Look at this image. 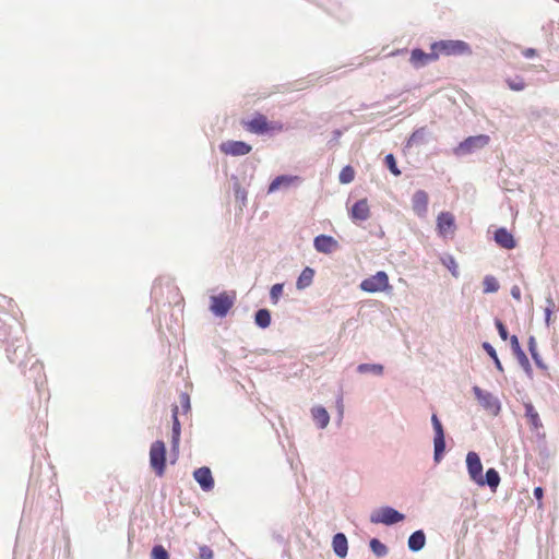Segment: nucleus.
<instances>
[{"mask_svg": "<svg viewBox=\"0 0 559 559\" xmlns=\"http://www.w3.org/2000/svg\"><path fill=\"white\" fill-rule=\"evenodd\" d=\"M246 131L253 134L281 132L283 124L278 121H269L266 116L255 112L251 119L241 121Z\"/></svg>", "mask_w": 559, "mask_h": 559, "instance_id": "obj_1", "label": "nucleus"}, {"mask_svg": "<svg viewBox=\"0 0 559 559\" xmlns=\"http://www.w3.org/2000/svg\"><path fill=\"white\" fill-rule=\"evenodd\" d=\"M431 49L440 56H460L471 53V47L463 40H440L431 45Z\"/></svg>", "mask_w": 559, "mask_h": 559, "instance_id": "obj_2", "label": "nucleus"}, {"mask_svg": "<svg viewBox=\"0 0 559 559\" xmlns=\"http://www.w3.org/2000/svg\"><path fill=\"white\" fill-rule=\"evenodd\" d=\"M150 465L158 477L165 474L166 469V445L157 440L150 448Z\"/></svg>", "mask_w": 559, "mask_h": 559, "instance_id": "obj_3", "label": "nucleus"}, {"mask_svg": "<svg viewBox=\"0 0 559 559\" xmlns=\"http://www.w3.org/2000/svg\"><path fill=\"white\" fill-rule=\"evenodd\" d=\"M235 293L223 292L211 297L210 310L219 318L225 317L235 304Z\"/></svg>", "mask_w": 559, "mask_h": 559, "instance_id": "obj_4", "label": "nucleus"}, {"mask_svg": "<svg viewBox=\"0 0 559 559\" xmlns=\"http://www.w3.org/2000/svg\"><path fill=\"white\" fill-rule=\"evenodd\" d=\"M360 288L367 293H378L390 288L389 276L385 272L379 271L374 275L365 278Z\"/></svg>", "mask_w": 559, "mask_h": 559, "instance_id": "obj_5", "label": "nucleus"}, {"mask_svg": "<svg viewBox=\"0 0 559 559\" xmlns=\"http://www.w3.org/2000/svg\"><path fill=\"white\" fill-rule=\"evenodd\" d=\"M404 520V515L393 508L384 507L373 512L370 521L374 524L392 525Z\"/></svg>", "mask_w": 559, "mask_h": 559, "instance_id": "obj_6", "label": "nucleus"}, {"mask_svg": "<svg viewBox=\"0 0 559 559\" xmlns=\"http://www.w3.org/2000/svg\"><path fill=\"white\" fill-rule=\"evenodd\" d=\"M456 225L455 217L451 212H441L437 216V231L442 238H453Z\"/></svg>", "mask_w": 559, "mask_h": 559, "instance_id": "obj_7", "label": "nucleus"}, {"mask_svg": "<svg viewBox=\"0 0 559 559\" xmlns=\"http://www.w3.org/2000/svg\"><path fill=\"white\" fill-rule=\"evenodd\" d=\"M466 465L471 479L479 486L485 485L483 476V464L476 452H468L466 455Z\"/></svg>", "mask_w": 559, "mask_h": 559, "instance_id": "obj_8", "label": "nucleus"}, {"mask_svg": "<svg viewBox=\"0 0 559 559\" xmlns=\"http://www.w3.org/2000/svg\"><path fill=\"white\" fill-rule=\"evenodd\" d=\"M431 423H432L433 430H435V439H433L435 460H436V462H439L441 460V457L444 453V449H445L444 431H443V427L436 414L432 415Z\"/></svg>", "mask_w": 559, "mask_h": 559, "instance_id": "obj_9", "label": "nucleus"}, {"mask_svg": "<svg viewBox=\"0 0 559 559\" xmlns=\"http://www.w3.org/2000/svg\"><path fill=\"white\" fill-rule=\"evenodd\" d=\"M219 150L225 155L242 156L251 152V145L243 141H225L219 144Z\"/></svg>", "mask_w": 559, "mask_h": 559, "instance_id": "obj_10", "label": "nucleus"}, {"mask_svg": "<svg viewBox=\"0 0 559 559\" xmlns=\"http://www.w3.org/2000/svg\"><path fill=\"white\" fill-rule=\"evenodd\" d=\"M489 136L486 134H479L475 136H468L456 147V153H471L474 148H480L489 143Z\"/></svg>", "mask_w": 559, "mask_h": 559, "instance_id": "obj_11", "label": "nucleus"}, {"mask_svg": "<svg viewBox=\"0 0 559 559\" xmlns=\"http://www.w3.org/2000/svg\"><path fill=\"white\" fill-rule=\"evenodd\" d=\"M473 391L477 401L485 409L490 411L492 413H497V411L499 409V403L491 393L483 391L478 386H474Z\"/></svg>", "mask_w": 559, "mask_h": 559, "instance_id": "obj_12", "label": "nucleus"}, {"mask_svg": "<svg viewBox=\"0 0 559 559\" xmlns=\"http://www.w3.org/2000/svg\"><path fill=\"white\" fill-rule=\"evenodd\" d=\"M300 181H301V179L298 176H292V175L277 176L270 183V186L267 188V193H274L281 189H288L292 186L299 183Z\"/></svg>", "mask_w": 559, "mask_h": 559, "instance_id": "obj_13", "label": "nucleus"}, {"mask_svg": "<svg viewBox=\"0 0 559 559\" xmlns=\"http://www.w3.org/2000/svg\"><path fill=\"white\" fill-rule=\"evenodd\" d=\"M438 60V52L431 49L430 52H425L421 49H414L411 53V63L415 68L424 67L430 62Z\"/></svg>", "mask_w": 559, "mask_h": 559, "instance_id": "obj_14", "label": "nucleus"}, {"mask_svg": "<svg viewBox=\"0 0 559 559\" xmlns=\"http://www.w3.org/2000/svg\"><path fill=\"white\" fill-rule=\"evenodd\" d=\"M349 217L354 222L367 221L370 217V207L367 199L355 202L349 211Z\"/></svg>", "mask_w": 559, "mask_h": 559, "instance_id": "obj_15", "label": "nucleus"}, {"mask_svg": "<svg viewBox=\"0 0 559 559\" xmlns=\"http://www.w3.org/2000/svg\"><path fill=\"white\" fill-rule=\"evenodd\" d=\"M313 246L318 252L329 254L338 248V242L332 236L319 235L314 238Z\"/></svg>", "mask_w": 559, "mask_h": 559, "instance_id": "obj_16", "label": "nucleus"}, {"mask_svg": "<svg viewBox=\"0 0 559 559\" xmlns=\"http://www.w3.org/2000/svg\"><path fill=\"white\" fill-rule=\"evenodd\" d=\"M429 197L426 191L417 190L412 198L413 211L420 217L426 216L428 210Z\"/></svg>", "mask_w": 559, "mask_h": 559, "instance_id": "obj_17", "label": "nucleus"}, {"mask_svg": "<svg viewBox=\"0 0 559 559\" xmlns=\"http://www.w3.org/2000/svg\"><path fill=\"white\" fill-rule=\"evenodd\" d=\"M193 477L204 491H211L214 488V479L209 467L203 466L195 469Z\"/></svg>", "mask_w": 559, "mask_h": 559, "instance_id": "obj_18", "label": "nucleus"}, {"mask_svg": "<svg viewBox=\"0 0 559 559\" xmlns=\"http://www.w3.org/2000/svg\"><path fill=\"white\" fill-rule=\"evenodd\" d=\"M495 240L500 247L504 249L510 250L516 247V241L513 235L510 231H508L507 228L504 227L498 228L495 231Z\"/></svg>", "mask_w": 559, "mask_h": 559, "instance_id": "obj_19", "label": "nucleus"}, {"mask_svg": "<svg viewBox=\"0 0 559 559\" xmlns=\"http://www.w3.org/2000/svg\"><path fill=\"white\" fill-rule=\"evenodd\" d=\"M171 417H173V431H171V445L173 449H177L180 440V423L178 419V406L174 405L171 408Z\"/></svg>", "mask_w": 559, "mask_h": 559, "instance_id": "obj_20", "label": "nucleus"}, {"mask_svg": "<svg viewBox=\"0 0 559 559\" xmlns=\"http://www.w3.org/2000/svg\"><path fill=\"white\" fill-rule=\"evenodd\" d=\"M332 546H333L334 552L340 558H344L347 555L348 544H347V538L343 533H337L334 535Z\"/></svg>", "mask_w": 559, "mask_h": 559, "instance_id": "obj_21", "label": "nucleus"}, {"mask_svg": "<svg viewBox=\"0 0 559 559\" xmlns=\"http://www.w3.org/2000/svg\"><path fill=\"white\" fill-rule=\"evenodd\" d=\"M311 414L319 428L323 429L329 425L330 416L324 407H313Z\"/></svg>", "mask_w": 559, "mask_h": 559, "instance_id": "obj_22", "label": "nucleus"}, {"mask_svg": "<svg viewBox=\"0 0 559 559\" xmlns=\"http://www.w3.org/2000/svg\"><path fill=\"white\" fill-rule=\"evenodd\" d=\"M426 543V536L423 531L414 532L408 538V548L412 551H419L424 548Z\"/></svg>", "mask_w": 559, "mask_h": 559, "instance_id": "obj_23", "label": "nucleus"}, {"mask_svg": "<svg viewBox=\"0 0 559 559\" xmlns=\"http://www.w3.org/2000/svg\"><path fill=\"white\" fill-rule=\"evenodd\" d=\"M313 276H314L313 269H311L309 266L305 267L297 280V283H296L297 288L305 289L308 286H310L313 281Z\"/></svg>", "mask_w": 559, "mask_h": 559, "instance_id": "obj_24", "label": "nucleus"}, {"mask_svg": "<svg viewBox=\"0 0 559 559\" xmlns=\"http://www.w3.org/2000/svg\"><path fill=\"white\" fill-rule=\"evenodd\" d=\"M485 485L487 484L493 491L499 486L500 476L495 468H489L486 472V477L484 478Z\"/></svg>", "mask_w": 559, "mask_h": 559, "instance_id": "obj_25", "label": "nucleus"}, {"mask_svg": "<svg viewBox=\"0 0 559 559\" xmlns=\"http://www.w3.org/2000/svg\"><path fill=\"white\" fill-rule=\"evenodd\" d=\"M255 323L262 329L267 328L271 323L270 311L266 309L258 310L255 313Z\"/></svg>", "mask_w": 559, "mask_h": 559, "instance_id": "obj_26", "label": "nucleus"}, {"mask_svg": "<svg viewBox=\"0 0 559 559\" xmlns=\"http://www.w3.org/2000/svg\"><path fill=\"white\" fill-rule=\"evenodd\" d=\"M442 264L451 272L454 277H459V265L454 257L448 254L441 259Z\"/></svg>", "mask_w": 559, "mask_h": 559, "instance_id": "obj_27", "label": "nucleus"}, {"mask_svg": "<svg viewBox=\"0 0 559 559\" xmlns=\"http://www.w3.org/2000/svg\"><path fill=\"white\" fill-rule=\"evenodd\" d=\"M357 370L360 373L372 372L380 376L383 373V366L380 364H361L358 366Z\"/></svg>", "mask_w": 559, "mask_h": 559, "instance_id": "obj_28", "label": "nucleus"}, {"mask_svg": "<svg viewBox=\"0 0 559 559\" xmlns=\"http://www.w3.org/2000/svg\"><path fill=\"white\" fill-rule=\"evenodd\" d=\"M355 178V170L352 166L347 165L343 167L340 173L338 179L341 183H350Z\"/></svg>", "mask_w": 559, "mask_h": 559, "instance_id": "obj_29", "label": "nucleus"}, {"mask_svg": "<svg viewBox=\"0 0 559 559\" xmlns=\"http://www.w3.org/2000/svg\"><path fill=\"white\" fill-rule=\"evenodd\" d=\"M483 284L485 293H496L499 289L498 281L491 275L486 276Z\"/></svg>", "mask_w": 559, "mask_h": 559, "instance_id": "obj_30", "label": "nucleus"}, {"mask_svg": "<svg viewBox=\"0 0 559 559\" xmlns=\"http://www.w3.org/2000/svg\"><path fill=\"white\" fill-rule=\"evenodd\" d=\"M370 548L377 556H384L388 552L385 545L377 538L370 540Z\"/></svg>", "mask_w": 559, "mask_h": 559, "instance_id": "obj_31", "label": "nucleus"}, {"mask_svg": "<svg viewBox=\"0 0 559 559\" xmlns=\"http://www.w3.org/2000/svg\"><path fill=\"white\" fill-rule=\"evenodd\" d=\"M384 162H385L386 167L390 169V171L394 176L401 175V170L397 168L396 160H395V157L393 156V154H388L384 158Z\"/></svg>", "mask_w": 559, "mask_h": 559, "instance_id": "obj_32", "label": "nucleus"}, {"mask_svg": "<svg viewBox=\"0 0 559 559\" xmlns=\"http://www.w3.org/2000/svg\"><path fill=\"white\" fill-rule=\"evenodd\" d=\"M283 288H284V285L283 284H274L272 287H271V290H270V297H271V300L274 305H276L278 302V299L281 298V296L283 295Z\"/></svg>", "mask_w": 559, "mask_h": 559, "instance_id": "obj_33", "label": "nucleus"}, {"mask_svg": "<svg viewBox=\"0 0 559 559\" xmlns=\"http://www.w3.org/2000/svg\"><path fill=\"white\" fill-rule=\"evenodd\" d=\"M525 409H526V416L530 418L531 423L537 427L539 425V416H538L537 412L535 411L534 406L531 404H527V405H525Z\"/></svg>", "mask_w": 559, "mask_h": 559, "instance_id": "obj_34", "label": "nucleus"}, {"mask_svg": "<svg viewBox=\"0 0 559 559\" xmlns=\"http://www.w3.org/2000/svg\"><path fill=\"white\" fill-rule=\"evenodd\" d=\"M152 559H169V556L162 545H156L152 549Z\"/></svg>", "mask_w": 559, "mask_h": 559, "instance_id": "obj_35", "label": "nucleus"}, {"mask_svg": "<svg viewBox=\"0 0 559 559\" xmlns=\"http://www.w3.org/2000/svg\"><path fill=\"white\" fill-rule=\"evenodd\" d=\"M507 83L512 91H522L525 87V83L522 79H518L516 81L507 80Z\"/></svg>", "mask_w": 559, "mask_h": 559, "instance_id": "obj_36", "label": "nucleus"}, {"mask_svg": "<svg viewBox=\"0 0 559 559\" xmlns=\"http://www.w3.org/2000/svg\"><path fill=\"white\" fill-rule=\"evenodd\" d=\"M199 550L200 559H213V551L209 546H201Z\"/></svg>", "mask_w": 559, "mask_h": 559, "instance_id": "obj_37", "label": "nucleus"}, {"mask_svg": "<svg viewBox=\"0 0 559 559\" xmlns=\"http://www.w3.org/2000/svg\"><path fill=\"white\" fill-rule=\"evenodd\" d=\"M496 326H497V330L499 332L500 337L503 341H506L508 338V331H507L504 324L500 320H497L496 321Z\"/></svg>", "mask_w": 559, "mask_h": 559, "instance_id": "obj_38", "label": "nucleus"}, {"mask_svg": "<svg viewBox=\"0 0 559 559\" xmlns=\"http://www.w3.org/2000/svg\"><path fill=\"white\" fill-rule=\"evenodd\" d=\"M528 348H530V352H531V355H532L533 359L535 360L536 364H538V354L536 352V345H535L534 337L530 338Z\"/></svg>", "mask_w": 559, "mask_h": 559, "instance_id": "obj_39", "label": "nucleus"}, {"mask_svg": "<svg viewBox=\"0 0 559 559\" xmlns=\"http://www.w3.org/2000/svg\"><path fill=\"white\" fill-rule=\"evenodd\" d=\"M520 364L528 371L531 369L530 361L524 352L516 354Z\"/></svg>", "mask_w": 559, "mask_h": 559, "instance_id": "obj_40", "label": "nucleus"}, {"mask_svg": "<svg viewBox=\"0 0 559 559\" xmlns=\"http://www.w3.org/2000/svg\"><path fill=\"white\" fill-rule=\"evenodd\" d=\"M510 342H511V347H512V349H513L515 355L521 353V352H523L522 348H521V345L519 343V340H518V337L515 335L511 336Z\"/></svg>", "mask_w": 559, "mask_h": 559, "instance_id": "obj_41", "label": "nucleus"}, {"mask_svg": "<svg viewBox=\"0 0 559 559\" xmlns=\"http://www.w3.org/2000/svg\"><path fill=\"white\" fill-rule=\"evenodd\" d=\"M534 497L538 501V508L543 507V497H544V490L542 487H536L534 489Z\"/></svg>", "mask_w": 559, "mask_h": 559, "instance_id": "obj_42", "label": "nucleus"}, {"mask_svg": "<svg viewBox=\"0 0 559 559\" xmlns=\"http://www.w3.org/2000/svg\"><path fill=\"white\" fill-rule=\"evenodd\" d=\"M423 135H424L423 130H417V131H415V132L411 135V138H409V140H408V144L416 143V142H417V140H419V139H421V138H423Z\"/></svg>", "mask_w": 559, "mask_h": 559, "instance_id": "obj_43", "label": "nucleus"}, {"mask_svg": "<svg viewBox=\"0 0 559 559\" xmlns=\"http://www.w3.org/2000/svg\"><path fill=\"white\" fill-rule=\"evenodd\" d=\"M483 347H484V349L487 352V354H488L491 358H496L497 353H496L495 348H493L489 343H484V344H483Z\"/></svg>", "mask_w": 559, "mask_h": 559, "instance_id": "obj_44", "label": "nucleus"}, {"mask_svg": "<svg viewBox=\"0 0 559 559\" xmlns=\"http://www.w3.org/2000/svg\"><path fill=\"white\" fill-rule=\"evenodd\" d=\"M511 295L514 299L521 300V289L519 286H513L511 288Z\"/></svg>", "mask_w": 559, "mask_h": 559, "instance_id": "obj_45", "label": "nucleus"}, {"mask_svg": "<svg viewBox=\"0 0 559 559\" xmlns=\"http://www.w3.org/2000/svg\"><path fill=\"white\" fill-rule=\"evenodd\" d=\"M535 55V50L532 49V48H528L524 51V56L527 57V58H531Z\"/></svg>", "mask_w": 559, "mask_h": 559, "instance_id": "obj_46", "label": "nucleus"}, {"mask_svg": "<svg viewBox=\"0 0 559 559\" xmlns=\"http://www.w3.org/2000/svg\"><path fill=\"white\" fill-rule=\"evenodd\" d=\"M492 359H493V361H495L496 367H497L500 371H502V370H503V368H502V365H501V362H500V360H499L498 356H496V358H492Z\"/></svg>", "mask_w": 559, "mask_h": 559, "instance_id": "obj_47", "label": "nucleus"}, {"mask_svg": "<svg viewBox=\"0 0 559 559\" xmlns=\"http://www.w3.org/2000/svg\"><path fill=\"white\" fill-rule=\"evenodd\" d=\"M182 400H183V403H185V407L188 409L190 407V405H189V397L187 395H182Z\"/></svg>", "mask_w": 559, "mask_h": 559, "instance_id": "obj_48", "label": "nucleus"}, {"mask_svg": "<svg viewBox=\"0 0 559 559\" xmlns=\"http://www.w3.org/2000/svg\"><path fill=\"white\" fill-rule=\"evenodd\" d=\"M536 365H537L538 367L544 368V366H543V364H542V361H540L539 359H538V364H536Z\"/></svg>", "mask_w": 559, "mask_h": 559, "instance_id": "obj_49", "label": "nucleus"}]
</instances>
